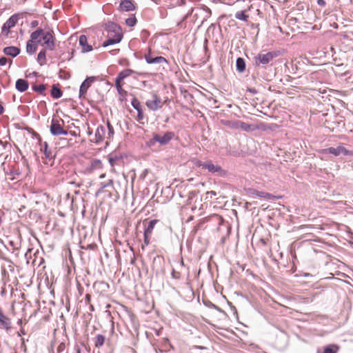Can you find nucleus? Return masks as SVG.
I'll list each match as a JSON object with an SVG mask.
<instances>
[{"label":"nucleus","instance_id":"a19ab883","mask_svg":"<svg viewBox=\"0 0 353 353\" xmlns=\"http://www.w3.org/2000/svg\"><path fill=\"white\" fill-rule=\"evenodd\" d=\"M38 26V21L34 20L31 22V27L34 28Z\"/></svg>","mask_w":353,"mask_h":353},{"label":"nucleus","instance_id":"4be33fe9","mask_svg":"<svg viewBox=\"0 0 353 353\" xmlns=\"http://www.w3.org/2000/svg\"><path fill=\"white\" fill-rule=\"evenodd\" d=\"M134 73V71L131 69H125L120 72L116 79L115 81H119V82H123V80L130 77L131 74Z\"/></svg>","mask_w":353,"mask_h":353},{"label":"nucleus","instance_id":"ddd939ff","mask_svg":"<svg viewBox=\"0 0 353 353\" xmlns=\"http://www.w3.org/2000/svg\"><path fill=\"white\" fill-rule=\"evenodd\" d=\"M274 57V54L272 52H268L266 54H259L256 57V63L259 64H268Z\"/></svg>","mask_w":353,"mask_h":353},{"label":"nucleus","instance_id":"c756f323","mask_svg":"<svg viewBox=\"0 0 353 353\" xmlns=\"http://www.w3.org/2000/svg\"><path fill=\"white\" fill-rule=\"evenodd\" d=\"M137 23V19L135 17H131L125 19V23L130 27H133Z\"/></svg>","mask_w":353,"mask_h":353},{"label":"nucleus","instance_id":"f257e3e1","mask_svg":"<svg viewBox=\"0 0 353 353\" xmlns=\"http://www.w3.org/2000/svg\"><path fill=\"white\" fill-rule=\"evenodd\" d=\"M56 39L52 30L45 31L41 28H37L30 34V39L26 43V52L29 54L36 52L38 46H41L48 50L55 48Z\"/></svg>","mask_w":353,"mask_h":353},{"label":"nucleus","instance_id":"c9c22d12","mask_svg":"<svg viewBox=\"0 0 353 353\" xmlns=\"http://www.w3.org/2000/svg\"><path fill=\"white\" fill-rule=\"evenodd\" d=\"M7 59L6 57H1L0 59V65H5L7 63Z\"/></svg>","mask_w":353,"mask_h":353},{"label":"nucleus","instance_id":"e433bc0d","mask_svg":"<svg viewBox=\"0 0 353 353\" xmlns=\"http://www.w3.org/2000/svg\"><path fill=\"white\" fill-rule=\"evenodd\" d=\"M44 152H45V154H46V157H50V152H48V145H47V143H45Z\"/></svg>","mask_w":353,"mask_h":353},{"label":"nucleus","instance_id":"f8f14e48","mask_svg":"<svg viewBox=\"0 0 353 353\" xmlns=\"http://www.w3.org/2000/svg\"><path fill=\"white\" fill-rule=\"evenodd\" d=\"M323 152L326 154H332L334 156H339L340 154L347 155L349 154V151L343 146H338L337 148H329L325 149Z\"/></svg>","mask_w":353,"mask_h":353},{"label":"nucleus","instance_id":"f704fd0d","mask_svg":"<svg viewBox=\"0 0 353 353\" xmlns=\"http://www.w3.org/2000/svg\"><path fill=\"white\" fill-rule=\"evenodd\" d=\"M108 138H110L111 137H112L113 134H114V129H113V127L110 125V123L108 122Z\"/></svg>","mask_w":353,"mask_h":353},{"label":"nucleus","instance_id":"1a4fd4ad","mask_svg":"<svg viewBox=\"0 0 353 353\" xmlns=\"http://www.w3.org/2000/svg\"><path fill=\"white\" fill-rule=\"evenodd\" d=\"M0 326L2 329L9 331L12 328V321L3 312L0 306Z\"/></svg>","mask_w":353,"mask_h":353},{"label":"nucleus","instance_id":"b1692460","mask_svg":"<svg viewBox=\"0 0 353 353\" xmlns=\"http://www.w3.org/2000/svg\"><path fill=\"white\" fill-rule=\"evenodd\" d=\"M47 50H48V49H46V48H42L37 55V61L41 65H43L46 63Z\"/></svg>","mask_w":353,"mask_h":353},{"label":"nucleus","instance_id":"72a5a7b5","mask_svg":"<svg viewBox=\"0 0 353 353\" xmlns=\"http://www.w3.org/2000/svg\"><path fill=\"white\" fill-rule=\"evenodd\" d=\"M172 276L174 279H180L181 278V274L180 272L173 270L172 272Z\"/></svg>","mask_w":353,"mask_h":353},{"label":"nucleus","instance_id":"bb28decb","mask_svg":"<svg viewBox=\"0 0 353 353\" xmlns=\"http://www.w3.org/2000/svg\"><path fill=\"white\" fill-rule=\"evenodd\" d=\"M236 70L240 72H243L245 69V60L241 57H239L236 59Z\"/></svg>","mask_w":353,"mask_h":353},{"label":"nucleus","instance_id":"423d86ee","mask_svg":"<svg viewBox=\"0 0 353 353\" xmlns=\"http://www.w3.org/2000/svg\"><path fill=\"white\" fill-rule=\"evenodd\" d=\"M147 220L143 221V225H144V244L142 245L141 248L142 250L145 249V246H147L150 243V239L154 230V228L156 225V224L159 222L158 219H153L150 221L148 224H146Z\"/></svg>","mask_w":353,"mask_h":353},{"label":"nucleus","instance_id":"412c9836","mask_svg":"<svg viewBox=\"0 0 353 353\" xmlns=\"http://www.w3.org/2000/svg\"><path fill=\"white\" fill-rule=\"evenodd\" d=\"M203 169H207L209 172L214 173L220 172L221 167L218 165H214L211 161H209L204 163Z\"/></svg>","mask_w":353,"mask_h":353},{"label":"nucleus","instance_id":"aec40b11","mask_svg":"<svg viewBox=\"0 0 353 353\" xmlns=\"http://www.w3.org/2000/svg\"><path fill=\"white\" fill-rule=\"evenodd\" d=\"M15 87L18 91L23 92L28 89L29 83L28 81L23 79H19L17 80Z\"/></svg>","mask_w":353,"mask_h":353},{"label":"nucleus","instance_id":"393cba45","mask_svg":"<svg viewBox=\"0 0 353 353\" xmlns=\"http://www.w3.org/2000/svg\"><path fill=\"white\" fill-rule=\"evenodd\" d=\"M105 337L102 334H97L94 339V346L97 348H99L105 343Z\"/></svg>","mask_w":353,"mask_h":353},{"label":"nucleus","instance_id":"79ce46f5","mask_svg":"<svg viewBox=\"0 0 353 353\" xmlns=\"http://www.w3.org/2000/svg\"><path fill=\"white\" fill-rule=\"evenodd\" d=\"M75 350H76V353H81V348L78 346H77L75 347Z\"/></svg>","mask_w":353,"mask_h":353},{"label":"nucleus","instance_id":"a211bd4d","mask_svg":"<svg viewBox=\"0 0 353 353\" xmlns=\"http://www.w3.org/2000/svg\"><path fill=\"white\" fill-rule=\"evenodd\" d=\"M120 9L122 11L129 12L135 9L134 3L130 0H123L120 3Z\"/></svg>","mask_w":353,"mask_h":353},{"label":"nucleus","instance_id":"dca6fc26","mask_svg":"<svg viewBox=\"0 0 353 353\" xmlns=\"http://www.w3.org/2000/svg\"><path fill=\"white\" fill-rule=\"evenodd\" d=\"M79 43L81 48L82 52H88L92 50V46L88 43L87 37L84 34L79 37Z\"/></svg>","mask_w":353,"mask_h":353},{"label":"nucleus","instance_id":"2f4dec72","mask_svg":"<svg viewBox=\"0 0 353 353\" xmlns=\"http://www.w3.org/2000/svg\"><path fill=\"white\" fill-rule=\"evenodd\" d=\"M65 347H66V345H65V343H63V342L60 343L59 345L57 347L56 352L57 353H63V352L65 350Z\"/></svg>","mask_w":353,"mask_h":353},{"label":"nucleus","instance_id":"9d476101","mask_svg":"<svg viewBox=\"0 0 353 353\" xmlns=\"http://www.w3.org/2000/svg\"><path fill=\"white\" fill-rule=\"evenodd\" d=\"M50 132L54 135L67 134L68 131L63 130L62 125L58 121L52 119L50 126Z\"/></svg>","mask_w":353,"mask_h":353},{"label":"nucleus","instance_id":"cd10ccee","mask_svg":"<svg viewBox=\"0 0 353 353\" xmlns=\"http://www.w3.org/2000/svg\"><path fill=\"white\" fill-rule=\"evenodd\" d=\"M131 104L137 112L143 110L141 102L136 97L132 99Z\"/></svg>","mask_w":353,"mask_h":353},{"label":"nucleus","instance_id":"37998d69","mask_svg":"<svg viewBox=\"0 0 353 353\" xmlns=\"http://www.w3.org/2000/svg\"><path fill=\"white\" fill-rule=\"evenodd\" d=\"M3 111H4V108L2 106V105L0 104V115L3 114Z\"/></svg>","mask_w":353,"mask_h":353},{"label":"nucleus","instance_id":"2eb2a0df","mask_svg":"<svg viewBox=\"0 0 353 353\" xmlns=\"http://www.w3.org/2000/svg\"><path fill=\"white\" fill-rule=\"evenodd\" d=\"M106 134V129L103 125H99L96 130L95 134H94V139L93 141L95 143H99L102 141Z\"/></svg>","mask_w":353,"mask_h":353},{"label":"nucleus","instance_id":"c03bdc74","mask_svg":"<svg viewBox=\"0 0 353 353\" xmlns=\"http://www.w3.org/2000/svg\"><path fill=\"white\" fill-rule=\"evenodd\" d=\"M207 194H210L214 195V196H215L216 194V192H214V191L208 192Z\"/></svg>","mask_w":353,"mask_h":353},{"label":"nucleus","instance_id":"a878e982","mask_svg":"<svg viewBox=\"0 0 353 353\" xmlns=\"http://www.w3.org/2000/svg\"><path fill=\"white\" fill-rule=\"evenodd\" d=\"M63 94L62 91L59 88V85H53L51 90V95L54 99H59Z\"/></svg>","mask_w":353,"mask_h":353},{"label":"nucleus","instance_id":"9b49d317","mask_svg":"<svg viewBox=\"0 0 353 353\" xmlns=\"http://www.w3.org/2000/svg\"><path fill=\"white\" fill-rule=\"evenodd\" d=\"M18 21V17L17 15L11 16L2 27V32L8 34L10 28H13Z\"/></svg>","mask_w":353,"mask_h":353},{"label":"nucleus","instance_id":"5701e85b","mask_svg":"<svg viewBox=\"0 0 353 353\" xmlns=\"http://www.w3.org/2000/svg\"><path fill=\"white\" fill-rule=\"evenodd\" d=\"M3 52L6 55H9V56L14 57L19 54L20 49L17 47L9 46V47H6L3 49Z\"/></svg>","mask_w":353,"mask_h":353},{"label":"nucleus","instance_id":"58836bf2","mask_svg":"<svg viewBox=\"0 0 353 353\" xmlns=\"http://www.w3.org/2000/svg\"><path fill=\"white\" fill-rule=\"evenodd\" d=\"M203 164L204 163H202L201 161H196V162L195 163V165L197 166V167H201L202 168H203Z\"/></svg>","mask_w":353,"mask_h":353},{"label":"nucleus","instance_id":"c85d7f7f","mask_svg":"<svg viewBox=\"0 0 353 353\" xmlns=\"http://www.w3.org/2000/svg\"><path fill=\"white\" fill-rule=\"evenodd\" d=\"M32 89L34 91L39 92L40 94H43V92L46 90V88L45 85L40 84L33 85Z\"/></svg>","mask_w":353,"mask_h":353},{"label":"nucleus","instance_id":"a18cd8bd","mask_svg":"<svg viewBox=\"0 0 353 353\" xmlns=\"http://www.w3.org/2000/svg\"><path fill=\"white\" fill-rule=\"evenodd\" d=\"M90 308L91 311L94 310V306L92 305H90Z\"/></svg>","mask_w":353,"mask_h":353},{"label":"nucleus","instance_id":"39448f33","mask_svg":"<svg viewBox=\"0 0 353 353\" xmlns=\"http://www.w3.org/2000/svg\"><path fill=\"white\" fill-rule=\"evenodd\" d=\"M144 59L148 64H158L159 69L162 67V70H165V65H168V61L163 57L157 56L156 52L148 48V52L144 54Z\"/></svg>","mask_w":353,"mask_h":353},{"label":"nucleus","instance_id":"6ab92c4d","mask_svg":"<svg viewBox=\"0 0 353 353\" xmlns=\"http://www.w3.org/2000/svg\"><path fill=\"white\" fill-rule=\"evenodd\" d=\"M250 8L251 6H249L247 10L237 11L235 13V18L246 23L248 22L250 17L248 12L250 10Z\"/></svg>","mask_w":353,"mask_h":353},{"label":"nucleus","instance_id":"de8ad7c7","mask_svg":"<svg viewBox=\"0 0 353 353\" xmlns=\"http://www.w3.org/2000/svg\"><path fill=\"white\" fill-rule=\"evenodd\" d=\"M282 307H285V308H288L287 306H285L283 305H281Z\"/></svg>","mask_w":353,"mask_h":353},{"label":"nucleus","instance_id":"7ed1b4c3","mask_svg":"<svg viewBox=\"0 0 353 353\" xmlns=\"http://www.w3.org/2000/svg\"><path fill=\"white\" fill-rule=\"evenodd\" d=\"M221 123L226 127H228L231 129H239L241 128L242 130L245 132H252L262 128V124L259 125H251L247 123H245L242 121H229V120H221Z\"/></svg>","mask_w":353,"mask_h":353},{"label":"nucleus","instance_id":"6e6552de","mask_svg":"<svg viewBox=\"0 0 353 353\" xmlns=\"http://www.w3.org/2000/svg\"><path fill=\"white\" fill-rule=\"evenodd\" d=\"M164 102L157 93L152 92L150 94L149 98L145 101V105L148 109L156 111L163 107Z\"/></svg>","mask_w":353,"mask_h":353},{"label":"nucleus","instance_id":"4c0bfd02","mask_svg":"<svg viewBox=\"0 0 353 353\" xmlns=\"http://www.w3.org/2000/svg\"><path fill=\"white\" fill-rule=\"evenodd\" d=\"M317 3L320 6H325L326 3L324 0H318Z\"/></svg>","mask_w":353,"mask_h":353},{"label":"nucleus","instance_id":"20e7f679","mask_svg":"<svg viewBox=\"0 0 353 353\" xmlns=\"http://www.w3.org/2000/svg\"><path fill=\"white\" fill-rule=\"evenodd\" d=\"M325 119L323 125L326 128H328L331 132L339 129L341 127L345 126V122L343 117L338 115H323Z\"/></svg>","mask_w":353,"mask_h":353},{"label":"nucleus","instance_id":"473e14b6","mask_svg":"<svg viewBox=\"0 0 353 353\" xmlns=\"http://www.w3.org/2000/svg\"><path fill=\"white\" fill-rule=\"evenodd\" d=\"M137 116L136 117V120L140 123H143V120L144 119V114L143 110L137 112Z\"/></svg>","mask_w":353,"mask_h":353},{"label":"nucleus","instance_id":"f03ea898","mask_svg":"<svg viewBox=\"0 0 353 353\" xmlns=\"http://www.w3.org/2000/svg\"><path fill=\"white\" fill-rule=\"evenodd\" d=\"M123 38L121 28L115 23H110L108 26L107 40L103 43V47L119 43Z\"/></svg>","mask_w":353,"mask_h":353},{"label":"nucleus","instance_id":"49530a36","mask_svg":"<svg viewBox=\"0 0 353 353\" xmlns=\"http://www.w3.org/2000/svg\"><path fill=\"white\" fill-rule=\"evenodd\" d=\"M21 323H22L21 319H19V321H18V323H19V324H21Z\"/></svg>","mask_w":353,"mask_h":353},{"label":"nucleus","instance_id":"0eeeda50","mask_svg":"<svg viewBox=\"0 0 353 353\" xmlns=\"http://www.w3.org/2000/svg\"><path fill=\"white\" fill-rule=\"evenodd\" d=\"M174 135L173 132L170 131L163 133H154L150 142L152 144L159 143L161 145H165L174 139Z\"/></svg>","mask_w":353,"mask_h":353},{"label":"nucleus","instance_id":"4468645a","mask_svg":"<svg viewBox=\"0 0 353 353\" xmlns=\"http://www.w3.org/2000/svg\"><path fill=\"white\" fill-rule=\"evenodd\" d=\"M94 77H88L81 85L79 89V97H84L91 83L94 81Z\"/></svg>","mask_w":353,"mask_h":353},{"label":"nucleus","instance_id":"ea45409f","mask_svg":"<svg viewBox=\"0 0 353 353\" xmlns=\"http://www.w3.org/2000/svg\"><path fill=\"white\" fill-rule=\"evenodd\" d=\"M90 300H91V296H90V294H87L85 295V301H86V302H87L88 303H90Z\"/></svg>","mask_w":353,"mask_h":353},{"label":"nucleus","instance_id":"7c9ffc66","mask_svg":"<svg viewBox=\"0 0 353 353\" xmlns=\"http://www.w3.org/2000/svg\"><path fill=\"white\" fill-rule=\"evenodd\" d=\"M123 82L115 81V86L117 88L118 92L121 94H122L123 93H125V91L123 89Z\"/></svg>","mask_w":353,"mask_h":353},{"label":"nucleus","instance_id":"f3484780","mask_svg":"<svg viewBox=\"0 0 353 353\" xmlns=\"http://www.w3.org/2000/svg\"><path fill=\"white\" fill-rule=\"evenodd\" d=\"M250 195L252 197L258 196L266 200L274 199L276 198V196L272 194L265 192L258 191L256 190H250Z\"/></svg>","mask_w":353,"mask_h":353}]
</instances>
